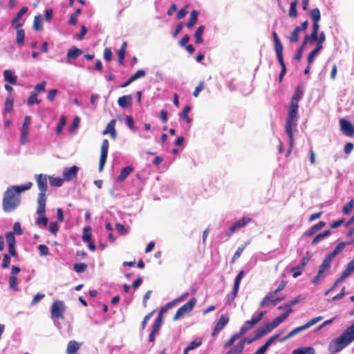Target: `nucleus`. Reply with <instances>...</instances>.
<instances>
[{
  "label": "nucleus",
  "instance_id": "nucleus-1",
  "mask_svg": "<svg viewBox=\"0 0 354 354\" xmlns=\"http://www.w3.org/2000/svg\"><path fill=\"white\" fill-rule=\"evenodd\" d=\"M354 341V323L328 344V350L331 354H336Z\"/></svg>",
  "mask_w": 354,
  "mask_h": 354
},
{
  "label": "nucleus",
  "instance_id": "nucleus-2",
  "mask_svg": "<svg viewBox=\"0 0 354 354\" xmlns=\"http://www.w3.org/2000/svg\"><path fill=\"white\" fill-rule=\"evenodd\" d=\"M299 105L290 104L286 120L285 131L289 138L290 149L291 150L294 145V138L292 133V127L297 125L299 118L298 114Z\"/></svg>",
  "mask_w": 354,
  "mask_h": 354
},
{
  "label": "nucleus",
  "instance_id": "nucleus-3",
  "mask_svg": "<svg viewBox=\"0 0 354 354\" xmlns=\"http://www.w3.org/2000/svg\"><path fill=\"white\" fill-rule=\"evenodd\" d=\"M20 203V195L15 194V190L9 188L4 193L2 206L6 212L14 211Z\"/></svg>",
  "mask_w": 354,
  "mask_h": 354
},
{
  "label": "nucleus",
  "instance_id": "nucleus-4",
  "mask_svg": "<svg viewBox=\"0 0 354 354\" xmlns=\"http://www.w3.org/2000/svg\"><path fill=\"white\" fill-rule=\"evenodd\" d=\"M37 187L39 190L37 197V203H46V192L48 189L47 176L40 174L35 176Z\"/></svg>",
  "mask_w": 354,
  "mask_h": 354
},
{
  "label": "nucleus",
  "instance_id": "nucleus-5",
  "mask_svg": "<svg viewBox=\"0 0 354 354\" xmlns=\"http://www.w3.org/2000/svg\"><path fill=\"white\" fill-rule=\"evenodd\" d=\"M196 304V299L195 297H192L187 303H185L177 310L173 317V320L176 321L183 317L186 314L190 313L195 306Z\"/></svg>",
  "mask_w": 354,
  "mask_h": 354
},
{
  "label": "nucleus",
  "instance_id": "nucleus-6",
  "mask_svg": "<svg viewBox=\"0 0 354 354\" xmlns=\"http://www.w3.org/2000/svg\"><path fill=\"white\" fill-rule=\"evenodd\" d=\"M322 319H323V317L322 316L316 317L310 319V321H308L305 324L294 328L290 333H288L286 336H284L283 337L282 341H285L286 339H288L291 338L292 337H293L295 335L299 333L302 330L310 328L313 325H314L316 323H317L318 322L321 321Z\"/></svg>",
  "mask_w": 354,
  "mask_h": 354
},
{
  "label": "nucleus",
  "instance_id": "nucleus-7",
  "mask_svg": "<svg viewBox=\"0 0 354 354\" xmlns=\"http://www.w3.org/2000/svg\"><path fill=\"white\" fill-rule=\"evenodd\" d=\"M252 221V218L250 217L244 216L239 221H236L225 232V235L227 237L231 236L235 231L244 227L248 223Z\"/></svg>",
  "mask_w": 354,
  "mask_h": 354
},
{
  "label": "nucleus",
  "instance_id": "nucleus-8",
  "mask_svg": "<svg viewBox=\"0 0 354 354\" xmlns=\"http://www.w3.org/2000/svg\"><path fill=\"white\" fill-rule=\"evenodd\" d=\"M109 143L107 139L102 141L100 149V158L99 162V171H102L106 161Z\"/></svg>",
  "mask_w": 354,
  "mask_h": 354
},
{
  "label": "nucleus",
  "instance_id": "nucleus-9",
  "mask_svg": "<svg viewBox=\"0 0 354 354\" xmlns=\"http://www.w3.org/2000/svg\"><path fill=\"white\" fill-rule=\"evenodd\" d=\"M46 212V203H37V213L38 218L36 223L37 225H42L44 227L48 224V218L45 214Z\"/></svg>",
  "mask_w": 354,
  "mask_h": 354
},
{
  "label": "nucleus",
  "instance_id": "nucleus-10",
  "mask_svg": "<svg viewBox=\"0 0 354 354\" xmlns=\"http://www.w3.org/2000/svg\"><path fill=\"white\" fill-rule=\"evenodd\" d=\"M64 307L63 303L59 301H55L53 303L51 307V317L52 318H63L64 317Z\"/></svg>",
  "mask_w": 354,
  "mask_h": 354
},
{
  "label": "nucleus",
  "instance_id": "nucleus-11",
  "mask_svg": "<svg viewBox=\"0 0 354 354\" xmlns=\"http://www.w3.org/2000/svg\"><path fill=\"white\" fill-rule=\"evenodd\" d=\"M31 122V116L26 115L24 118V121L21 131V144L25 145L27 142L29 126Z\"/></svg>",
  "mask_w": 354,
  "mask_h": 354
},
{
  "label": "nucleus",
  "instance_id": "nucleus-12",
  "mask_svg": "<svg viewBox=\"0 0 354 354\" xmlns=\"http://www.w3.org/2000/svg\"><path fill=\"white\" fill-rule=\"evenodd\" d=\"M339 124L341 131L348 136H352L354 135V127L353 125L344 118H342L339 120Z\"/></svg>",
  "mask_w": 354,
  "mask_h": 354
},
{
  "label": "nucleus",
  "instance_id": "nucleus-13",
  "mask_svg": "<svg viewBox=\"0 0 354 354\" xmlns=\"http://www.w3.org/2000/svg\"><path fill=\"white\" fill-rule=\"evenodd\" d=\"M229 317L227 316H225L224 315H222L216 324L214 328L212 331V335L213 336L216 335L218 332H220L225 326V325L229 322Z\"/></svg>",
  "mask_w": 354,
  "mask_h": 354
},
{
  "label": "nucleus",
  "instance_id": "nucleus-14",
  "mask_svg": "<svg viewBox=\"0 0 354 354\" xmlns=\"http://www.w3.org/2000/svg\"><path fill=\"white\" fill-rule=\"evenodd\" d=\"M115 123H116V120L115 119H112L107 124L105 129L103 131L104 135L109 133L111 136V138L113 140H115L117 138V131L115 128Z\"/></svg>",
  "mask_w": 354,
  "mask_h": 354
},
{
  "label": "nucleus",
  "instance_id": "nucleus-15",
  "mask_svg": "<svg viewBox=\"0 0 354 354\" xmlns=\"http://www.w3.org/2000/svg\"><path fill=\"white\" fill-rule=\"evenodd\" d=\"M292 312L293 309H290L289 310H287L286 312L277 317L272 322L269 323L270 327L272 328V329L275 328L281 323H282Z\"/></svg>",
  "mask_w": 354,
  "mask_h": 354
},
{
  "label": "nucleus",
  "instance_id": "nucleus-16",
  "mask_svg": "<svg viewBox=\"0 0 354 354\" xmlns=\"http://www.w3.org/2000/svg\"><path fill=\"white\" fill-rule=\"evenodd\" d=\"M78 167L77 166H72L69 168H65L63 171L64 180H71L74 178L77 174Z\"/></svg>",
  "mask_w": 354,
  "mask_h": 354
},
{
  "label": "nucleus",
  "instance_id": "nucleus-17",
  "mask_svg": "<svg viewBox=\"0 0 354 354\" xmlns=\"http://www.w3.org/2000/svg\"><path fill=\"white\" fill-rule=\"evenodd\" d=\"M326 225V223L324 221H319L317 223L313 225L309 230H306L304 235L305 236H312L315 234H316L319 230L323 228Z\"/></svg>",
  "mask_w": 354,
  "mask_h": 354
},
{
  "label": "nucleus",
  "instance_id": "nucleus-18",
  "mask_svg": "<svg viewBox=\"0 0 354 354\" xmlns=\"http://www.w3.org/2000/svg\"><path fill=\"white\" fill-rule=\"evenodd\" d=\"M4 80L8 82L10 85L17 84V76L15 75L12 71L6 69L3 72Z\"/></svg>",
  "mask_w": 354,
  "mask_h": 354
},
{
  "label": "nucleus",
  "instance_id": "nucleus-19",
  "mask_svg": "<svg viewBox=\"0 0 354 354\" xmlns=\"http://www.w3.org/2000/svg\"><path fill=\"white\" fill-rule=\"evenodd\" d=\"M272 330H273L272 328L270 327V325L268 323V324L259 328L255 331L254 336L257 338V339H259Z\"/></svg>",
  "mask_w": 354,
  "mask_h": 354
},
{
  "label": "nucleus",
  "instance_id": "nucleus-20",
  "mask_svg": "<svg viewBox=\"0 0 354 354\" xmlns=\"http://www.w3.org/2000/svg\"><path fill=\"white\" fill-rule=\"evenodd\" d=\"M303 88L301 86H297L295 88L294 95L292 97L290 104L294 105H299V101L301 99L303 95Z\"/></svg>",
  "mask_w": 354,
  "mask_h": 354
},
{
  "label": "nucleus",
  "instance_id": "nucleus-21",
  "mask_svg": "<svg viewBox=\"0 0 354 354\" xmlns=\"http://www.w3.org/2000/svg\"><path fill=\"white\" fill-rule=\"evenodd\" d=\"M277 56L283 55V45L275 31L272 32Z\"/></svg>",
  "mask_w": 354,
  "mask_h": 354
},
{
  "label": "nucleus",
  "instance_id": "nucleus-22",
  "mask_svg": "<svg viewBox=\"0 0 354 354\" xmlns=\"http://www.w3.org/2000/svg\"><path fill=\"white\" fill-rule=\"evenodd\" d=\"M328 270V268H324L322 265H321L317 274L314 277L312 282L315 285L318 284L319 281L324 278L325 272H327Z\"/></svg>",
  "mask_w": 354,
  "mask_h": 354
},
{
  "label": "nucleus",
  "instance_id": "nucleus-23",
  "mask_svg": "<svg viewBox=\"0 0 354 354\" xmlns=\"http://www.w3.org/2000/svg\"><path fill=\"white\" fill-rule=\"evenodd\" d=\"M21 26V24H19L16 26L17 29V35H16V42L17 44L21 46L24 44L25 39V31L24 29L19 28Z\"/></svg>",
  "mask_w": 354,
  "mask_h": 354
},
{
  "label": "nucleus",
  "instance_id": "nucleus-24",
  "mask_svg": "<svg viewBox=\"0 0 354 354\" xmlns=\"http://www.w3.org/2000/svg\"><path fill=\"white\" fill-rule=\"evenodd\" d=\"M264 314V312H261L257 317H252L251 320L246 321L243 325L250 330L262 319Z\"/></svg>",
  "mask_w": 354,
  "mask_h": 354
},
{
  "label": "nucleus",
  "instance_id": "nucleus-25",
  "mask_svg": "<svg viewBox=\"0 0 354 354\" xmlns=\"http://www.w3.org/2000/svg\"><path fill=\"white\" fill-rule=\"evenodd\" d=\"M133 167H132L131 166L123 167L121 169L120 173L117 178V181L118 182L124 181L127 178V176L130 174V173L131 171H133Z\"/></svg>",
  "mask_w": 354,
  "mask_h": 354
},
{
  "label": "nucleus",
  "instance_id": "nucleus-26",
  "mask_svg": "<svg viewBox=\"0 0 354 354\" xmlns=\"http://www.w3.org/2000/svg\"><path fill=\"white\" fill-rule=\"evenodd\" d=\"M131 102L132 97L131 95H123L118 100V105L122 108H127L131 104Z\"/></svg>",
  "mask_w": 354,
  "mask_h": 354
},
{
  "label": "nucleus",
  "instance_id": "nucleus-27",
  "mask_svg": "<svg viewBox=\"0 0 354 354\" xmlns=\"http://www.w3.org/2000/svg\"><path fill=\"white\" fill-rule=\"evenodd\" d=\"M83 54V50L75 46H72L67 53V58L70 59H75Z\"/></svg>",
  "mask_w": 354,
  "mask_h": 354
},
{
  "label": "nucleus",
  "instance_id": "nucleus-28",
  "mask_svg": "<svg viewBox=\"0 0 354 354\" xmlns=\"http://www.w3.org/2000/svg\"><path fill=\"white\" fill-rule=\"evenodd\" d=\"M32 185V183L31 182H29L25 185L12 186L11 187H9V189L15 190V194L19 195L20 193L30 189Z\"/></svg>",
  "mask_w": 354,
  "mask_h": 354
},
{
  "label": "nucleus",
  "instance_id": "nucleus-29",
  "mask_svg": "<svg viewBox=\"0 0 354 354\" xmlns=\"http://www.w3.org/2000/svg\"><path fill=\"white\" fill-rule=\"evenodd\" d=\"M127 46V41H124L122 44L120 50H118V64L120 65H123L124 64V57H125Z\"/></svg>",
  "mask_w": 354,
  "mask_h": 354
},
{
  "label": "nucleus",
  "instance_id": "nucleus-30",
  "mask_svg": "<svg viewBox=\"0 0 354 354\" xmlns=\"http://www.w3.org/2000/svg\"><path fill=\"white\" fill-rule=\"evenodd\" d=\"M198 15L199 12L196 10L191 12L189 19L186 24L188 28H192L196 24Z\"/></svg>",
  "mask_w": 354,
  "mask_h": 354
},
{
  "label": "nucleus",
  "instance_id": "nucleus-31",
  "mask_svg": "<svg viewBox=\"0 0 354 354\" xmlns=\"http://www.w3.org/2000/svg\"><path fill=\"white\" fill-rule=\"evenodd\" d=\"M80 348V344L75 341H70L67 345L66 353L67 354H75Z\"/></svg>",
  "mask_w": 354,
  "mask_h": 354
},
{
  "label": "nucleus",
  "instance_id": "nucleus-32",
  "mask_svg": "<svg viewBox=\"0 0 354 354\" xmlns=\"http://www.w3.org/2000/svg\"><path fill=\"white\" fill-rule=\"evenodd\" d=\"M205 26H200L196 29L195 34H194V38H195V42L196 44H201L203 41V39L202 38V35L204 32Z\"/></svg>",
  "mask_w": 354,
  "mask_h": 354
},
{
  "label": "nucleus",
  "instance_id": "nucleus-33",
  "mask_svg": "<svg viewBox=\"0 0 354 354\" xmlns=\"http://www.w3.org/2000/svg\"><path fill=\"white\" fill-rule=\"evenodd\" d=\"M315 351L313 347H303L293 351L292 354H315Z\"/></svg>",
  "mask_w": 354,
  "mask_h": 354
},
{
  "label": "nucleus",
  "instance_id": "nucleus-34",
  "mask_svg": "<svg viewBox=\"0 0 354 354\" xmlns=\"http://www.w3.org/2000/svg\"><path fill=\"white\" fill-rule=\"evenodd\" d=\"M336 257V254L333 251L329 253L324 259L321 265L323 266L324 268H327L330 269V263L334 259V258Z\"/></svg>",
  "mask_w": 354,
  "mask_h": 354
},
{
  "label": "nucleus",
  "instance_id": "nucleus-35",
  "mask_svg": "<svg viewBox=\"0 0 354 354\" xmlns=\"http://www.w3.org/2000/svg\"><path fill=\"white\" fill-rule=\"evenodd\" d=\"M276 296V294H274V292H270L268 295H266L262 301L260 303L261 307L266 306L269 304V303H271V300L274 299V297Z\"/></svg>",
  "mask_w": 354,
  "mask_h": 354
},
{
  "label": "nucleus",
  "instance_id": "nucleus-36",
  "mask_svg": "<svg viewBox=\"0 0 354 354\" xmlns=\"http://www.w3.org/2000/svg\"><path fill=\"white\" fill-rule=\"evenodd\" d=\"M307 43L308 38H304L303 43L301 44V46L298 48L297 52L295 55V59L297 60V62H300V60L301 59L303 51Z\"/></svg>",
  "mask_w": 354,
  "mask_h": 354
},
{
  "label": "nucleus",
  "instance_id": "nucleus-37",
  "mask_svg": "<svg viewBox=\"0 0 354 354\" xmlns=\"http://www.w3.org/2000/svg\"><path fill=\"white\" fill-rule=\"evenodd\" d=\"M277 57L279 62V64H280V65L281 66V73L279 74V80L281 82H282L283 76L286 74V67L285 62L283 61V55L277 56Z\"/></svg>",
  "mask_w": 354,
  "mask_h": 354
},
{
  "label": "nucleus",
  "instance_id": "nucleus-38",
  "mask_svg": "<svg viewBox=\"0 0 354 354\" xmlns=\"http://www.w3.org/2000/svg\"><path fill=\"white\" fill-rule=\"evenodd\" d=\"M33 28L37 31H41L43 30L42 19L40 15H37L34 18Z\"/></svg>",
  "mask_w": 354,
  "mask_h": 354
},
{
  "label": "nucleus",
  "instance_id": "nucleus-39",
  "mask_svg": "<svg viewBox=\"0 0 354 354\" xmlns=\"http://www.w3.org/2000/svg\"><path fill=\"white\" fill-rule=\"evenodd\" d=\"M191 107L189 106H185L180 115V118L185 120L187 123H190L192 120V118L188 116Z\"/></svg>",
  "mask_w": 354,
  "mask_h": 354
},
{
  "label": "nucleus",
  "instance_id": "nucleus-40",
  "mask_svg": "<svg viewBox=\"0 0 354 354\" xmlns=\"http://www.w3.org/2000/svg\"><path fill=\"white\" fill-rule=\"evenodd\" d=\"M297 3H298L297 0H294L293 1H292L290 3L289 13H288L290 17H292V18L297 17Z\"/></svg>",
  "mask_w": 354,
  "mask_h": 354
},
{
  "label": "nucleus",
  "instance_id": "nucleus-41",
  "mask_svg": "<svg viewBox=\"0 0 354 354\" xmlns=\"http://www.w3.org/2000/svg\"><path fill=\"white\" fill-rule=\"evenodd\" d=\"M238 291H239V288H236V287L234 286L232 291L227 295V297H226V304L227 305L230 306L232 304V301L234 300L235 297L237 295Z\"/></svg>",
  "mask_w": 354,
  "mask_h": 354
},
{
  "label": "nucleus",
  "instance_id": "nucleus-42",
  "mask_svg": "<svg viewBox=\"0 0 354 354\" xmlns=\"http://www.w3.org/2000/svg\"><path fill=\"white\" fill-rule=\"evenodd\" d=\"M354 243V239H352L351 241L349 242H340L339 243H338V245L335 247V248L333 250V252H335V254L336 255H337L339 253L342 252L343 251V250L344 249L345 246L346 245H348L350 243Z\"/></svg>",
  "mask_w": 354,
  "mask_h": 354
},
{
  "label": "nucleus",
  "instance_id": "nucleus-43",
  "mask_svg": "<svg viewBox=\"0 0 354 354\" xmlns=\"http://www.w3.org/2000/svg\"><path fill=\"white\" fill-rule=\"evenodd\" d=\"M14 105L13 97H7L5 102V113H8L12 111Z\"/></svg>",
  "mask_w": 354,
  "mask_h": 354
},
{
  "label": "nucleus",
  "instance_id": "nucleus-44",
  "mask_svg": "<svg viewBox=\"0 0 354 354\" xmlns=\"http://www.w3.org/2000/svg\"><path fill=\"white\" fill-rule=\"evenodd\" d=\"M28 11V8L26 6H23L19 11L17 13L15 17L12 20V24H16L21 18V17L26 14Z\"/></svg>",
  "mask_w": 354,
  "mask_h": 354
},
{
  "label": "nucleus",
  "instance_id": "nucleus-45",
  "mask_svg": "<svg viewBox=\"0 0 354 354\" xmlns=\"http://www.w3.org/2000/svg\"><path fill=\"white\" fill-rule=\"evenodd\" d=\"M309 15L313 21H319L321 19L320 10L317 8L311 10Z\"/></svg>",
  "mask_w": 354,
  "mask_h": 354
},
{
  "label": "nucleus",
  "instance_id": "nucleus-46",
  "mask_svg": "<svg viewBox=\"0 0 354 354\" xmlns=\"http://www.w3.org/2000/svg\"><path fill=\"white\" fill-rule=\"evenodd\" d=\"M299 32H300V30H299V27H295V28L292 30V32L290 34V36L289 38L290 41L294 42V43L297 42L299 39Z\"/></svg>",
  "mask_w": 354,
  "mask_h": 354
},
{
  "label": "nucleus",
  "instance_id": "nucleus-47",
  "mask_svg": "<svg viewBox=\"0 0 354 354\" xmlns=\"http://www.w3.org/2000/svg\"><path fill=\"white\" fill-rule=\"evenodd\" d=\"M40 104L41 100L37 98V95L36 93L31 92L30 95L28 98L27 104L29 106L32 105L33 104Z\"/></svg>",
  "mask_w": 354,
  "mask_h": 354
},
{
  "label": "nucleus",
  "instance_id": "nucleus-48",
  "mask_svg": "<svg viewBox=\"0 0 354 354\" xmlns=\"http://www.w3.org/2000/svg\"><path fill=\"white\" fill-rule=\"evenodd\" d=\"M9 286L10 288L14 291H17L19 290L17 286V278L16 276H10L9 277Z\"/></svg>",
  "mask_w": 354,
  "mask_h": 354
},
{
  "label": "nucleus",
  "instance_id": "nucleus-49",
  "mask_svg": "<svg viewBox=\"0 0 354 354\" xmlns=\"http://www.w3.org/2000/svg\"><path fill=\"white\" fill-rule=\"evenodd\" d=\"M6 242L8 246L15 245V238L14 232H9L6 234Z\"/></svg>",
  "mask_w": 354,
  "mask_h": 354
},
{
  "label": "nucleus",
  "instance_id": "nucleus-50",
  "mask_svg": "<svg viewBox=\"0 0 354 354\" xmlns=\"http://www.w3.org/2000/svg\"><path fill=\"white\" fill-rule=\"evenodd\" d=\"M49 181L51 186L60 187L63 184V179L56 177H49Z\"/></svg>",
  "mask_w": 354,
  "mask_h": 354
},
{
  "label": "nucleus",
  "instance_id": "nucleus-51",
  "mask_svg": "<svg viewBox=\"0 0 354 354\" xmlns=\"http://www.w3.org/2000/svg\"><path fill=\"white\" fill-rule=\"evenodd\" d=\"M304 269V268L299 265H297V266L292 268L290 271L292 273V277L294 278H297L299 276H300Z\"/></svg>",
  "mask_w": 354,
  "mask_h": 354
},
{
  "label": "nucleus",
  "instance_id": "nucleus-52",
  "mask_svg": "<svg viewBox=\"0 0 354 354\" xmlns=\"http://www.w3.org/2000/svg\"><path fill=\"white\" fill-rule=\"evenodd\" d=\"M66 118L64 115H62L59 118V122L56 129V133L57 134H59L62 131V129L66 124Z\"/></svg>",
  "mask_w": 354,
  "mask_h": 354
},
{
  "label": "nucleus",
  "instance_id": "nucleus-53",
  "mask_svg": "<svg viewBox=\"0 0 354 354\" xmlns=\"http://www.w3.org/2000/svg\"><path fill=\"white\" fill-rule=\"evenodd\" d=\"M245 346L243 343L240 342L237 345H236L233 348L230 349V351H232V354H241L243 353Z\"/></svg>",
  "mask_w": 354,
  "mask_h": 354
},
{
  "label": "nucleus",
  "instance_id": "nucleus-54",
  "mask_svg": "<svg viewBox=\"0 0 354 354\" xmlns=\"http://www.w3.org/2000/svg\"><path fill=\"white\" fill-rule=\"evenodd\" d=\"M202 344V340L200 338H196L192 341L187 347L190 350H194Z\"/></svg>",
  "mask_w": 354,
  "mask_h": 354
},
{
  "label": "nucleus",
  "instance_id": "nucleus-55",
  "mask_svg": "<svg viewBox=\"0 0 354 354\" xmlns=\"http://www.w3.org/2000/svg\"><path fill=\"white\" fill-rule=\"evenodd\" d=\"M354 207V201L353 200H351L348 203H347L343 207V209H342V212L344 214H348L350 213V212L351 211V209L353 208Z\"/></svg>",
  "mask_w": 354,
  "mask_h": 354
},
{
  "label": "nucleus",
  "instance_id": "nucleus-56",
  "mask_svg": "<svg viewBox=\"0 0 354 354\" xmlns=\"http://www.w3.org/2000/svg\"><path fill=\"white\" fill-rule=\"evenodd\" d=\"M46 84V82L44 81L36 84V86H35L34 91H32V93H36L37 95H38L39 93L45 91Z\"/></svg>",
  "mask_w": 354,
  "mask_h": 354
},
{
  "label": "nucleus",
  "instance_id": "nucleus-57",
  "mask_svg": "<svg viewBox=\"0 0 354 354\" xmlns=\"http://www.w3.org/2000/svg\"><path fill=\"white\" fill-rule=\"evenodd\" d=\"M145 71L142 69H140L137 71L134 74H133L130 77L134 82L138 78H141L145 76Z\"/></svg>",
  "mask_w": 354,
  "mask_h": 354
},
{
  "label": "nucleus",
  "instance_id": "nucleus-58",
  "mask_svg": "<svg viewBox=\"0 0 354 354\" xmlns=\"http://www.w3.org/2000/svg\"><path fill=\"white\" fill-rule=\"evenodd\" d=\"M317 37L318 32L313 30L312 32L310 33V35H306L305 37V38H308V43L309 42L310 44H313L314 42H315L317 39Z\"/></svg>",
  "mask_w": 354,
  "mask_h": 354
},
{
  "label": "nucleus",
  "instance_id": "nucleus-59",
  "mask_svg": "<svg viewBox=\"0 0 354 354\" xmlns=\"http://www.w3.org/2000/svg\"><path fill=\"white\" fill-rule=\"evenodd\" d=\"M73 268L77 272L80 273L86 269L87 265L84 263H75L74 264Z\"/></svg>",
  "mask_w": 354,
  "mask_h": 354
},
{
  "label": "nucleus",
  "instance_id": "nucleus-60",
  "mask_svg": "<svg viewBox=\"0 0 354 354\" xmlns=\"http://www.w3.org/2000/svg\"><path fill=\"white\" fill-rule=\"evenodd\" d=\"M345 279L344 277L341 274V276L335 281L332 287L328 290L325 295H327L329 292L333 291L340 283H342Z\"/></svg>",
  "mask_w": 354,
  "mask_h": 354
},
{
  "label": "nucleus",
  "instance_id": "nucleus-61",
  "mask_svg": "<svg viewBox=\"0 0 354 354\" xmlns=\"http://www.w3.org/2000/svg\"><path fill=\"white\" fill-rule=\"evenodd\" d=\"M243 275H244L243 270H241L239 272V274L236 275L235 280H234V286L236 287V288H239V285H240L241 281Z\"/></svg>",
  "mask_w": 354,
  "mask_h": 354
},
{
  "label": "nucleus",
  "instance_id": "nucleus-62",
  "mask_svg": "<svg viewBox=\"0 0 354 354\" xmlns=\"http://www.w3.org/2000/svg\"><path fill=\"white\" fill-rule=\"evenodd\" d=\"M155 311H156L155 310H153L151 313H149V314H147V315L145 316V317L142 322V330H144L146 328L148 321L151 318V317L153 315V313H155Z\"/></svg>",
  "mask_w": 354,
  "mask_h": 354
},
{
  "label": "nucleus",
  "instance_id": "nucleus-63",
  "mask_svg": "<svg viewBox=\"0 0 354 354\" xmlns=\"http://www.w3.org/2000/svg\"><path fill=\"white\" fill-rule=\"evenodd\" d=\"M10 257L8 254H5L3 257L1 266L3 268L5 269V268H8L10 266Z\"/></svg>",
  "mask_w": 354,
  "mask_h": 354
},
{
  "label": "nucleus",
  "instance_id": "nucleus-64",
  "mask_svg": "<svg viewBox=\"0 0 354 354\" xmlns=\"http://www.w3.org/2000/svg\"><path fill=\"white\" fill-rule=\"evenodd\" d=\"M38 249L41 256H46L49 254V249L46 245H39Z\"/></svg>",
  "mask_w": 354,
  "mask_h": 354
}]
</instances>
